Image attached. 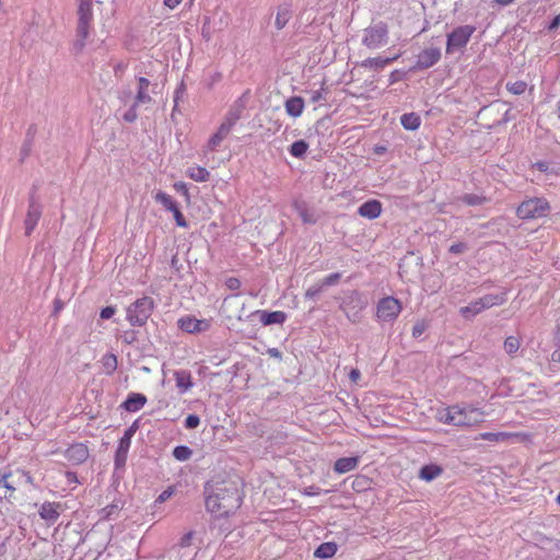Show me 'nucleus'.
Masks as SVG:
<instances>
[{
    "instance_id": "bf43d9fd",
    "label": "nucleus",
    "mask_w": 560,
    "mask_h": 560,
    "mask_svg": "<svg viewBox=\"0 0 560 560\" xmlns=\"http://www.w3.org/2000/svg\"><path fill=\"white\" fill-rule=\"evenodd\" d=\"M208 80V88L211 89L214 84L222 80V74L220 72H213L209 75Z\"/></svg>"
},
{
    "instance_id": "393cba45",
    "label": "nucleus",
    "mask_w": 560,
    "mask_h": 560,
    "mask_svg": "<svg viewBox=\"0 0 560 560\" xmlns=\"http://www.w3.org/2000/svg\"><path fill=\"white\" fill-rule=\"evenodd\" d=\"M338 545L334 541L320 544L314 551V557L318 559H329L336 555Z\"/></svg>"
},
{
    "instance_id": "72a5a7b5",
    "label": "nucleus",
    "mask_w": 560,
    "mask_h": 560,
    "mask_svg": "<svg viewBox=\"0 0 560 560\" xmlns=\"http://www.w3.org/2000/svg\"><path fill=\"white\" fill-rule=\"evenodd\" d=\"M187 175L195 182H207L210 178V172L202 166L190 167L187 170Z\"/></svg>"
},
{
    "instance_id": "bb28decb",
    "label": "nucleus",
    "mask_w": 560,
    "mask_h": 560,
    "mask_svg": "<svg viewBox=\"0 0 560 560\" xmlns=\"http://www.w3.org/2000/svg\"><path fill=\"white\" fill-rule=\"evenodd\" d=\"M443 468L436 464L424 465L420 468L419 477L425 481H432L442 475Z\"/></svg>"
},
{
    "instance_id": "c9c22d12",
    "label": "nucleus",
    "mask_w": 560,
    "mask_h": 560,
    "mask_svg": "<svg viewBox=\"0 0 560 560\" xmlns=\"http://www.w3.org/2000/svg\"><path fill=\"white\" fill-rule=\"evenodd\" d=\"M155 200L171 212L178 207L177 202L172 198V196L164 191H159L155 196Z\"/></svg>"
},
{
    "instance_id": "cd10ccee",
    "label": "nucleus",
    "mask_w": 560,
    "mask_h": 560,
    "mask_svg": "<svg viewBox=\"0 0 560 560\" xmlns=\"http://www.w3.org/2000/svg\"><path fill=\"white\" fill-rule=\"evenodd\" d=\"M459 413V406L454 405L446 408L440 416V420L446 424H453L456 425V423H463L460 421L459 416H456Z\"/></svg>"
},
{
    "instance_id": "37998d69",
    "label": "nucleus",
    "mask_w": 560,
    "mask_h": 560,
    "mask_svg": "<svg viewBox=\"0 0 560 560\" xmlns=\"http://www.w3.org/2000/svg\"><path fill=\"white\" fill-rule=\"evenodd\" d=\"M370 486V479L364 476H357L352 482V489L357 492L364 491Z\"/></svg>"
},
{
    "instance_id": "1a4fd4ad",
    "label": "nucleus",
    "mask_w": 560,
    "mask_h": 560,
    "mask_svg": "<svg viewBox=\"0 0 560 560\" xmlns=\"http://www.w3.org/2000/svg\"><path fill=\"white\" fill-rule=\"evenodd\" d=\"M402 310L401 303L394 296H386L378 301L376 306V317L380 322H394Z\"/></svg>"
},
{
    "instance_id": "603ef678",
    "label": "nucleus",
    "mask_w": 560,
    "mask_h": 560,
    "mask_svg": "<svg viewBox=\"0 0 560 560\" xmlns=\"http://www.w3.org/2000/svg\"><path fill=\"white\" fill-rule=\"evenodd\" d=\"M174 219L176 221V224L182 228H186L188 225L185 217L183 215L179 207H177L174 211H172Z\"/></svg>"
},
{
    "instance_id": "e2e57ef3",
    "label": "nucleus",
    "mask_w": 560,
    "mask_h": 560,
    "mask_svg": "<svg viewBox=\"0 0 560 560\" xmlns=\"http://www.w3.org/2000/svg\"><path fill=\"white\" fill-rule=\"evenodd\" d=\"M560 26V14L556 15L547 26L549 32L556 31Z\"/></svg>"
},
{
    "instance_id": "9b49d317",
    "label": "nucleus",
    "mask_w": 560,
    "mask_h": 560,
    "mask_svg": "<svg viewBox=\"0 0 560 560\" xmlns=\"http://www.w3.org/2000/svg\"><path fill=\"white\" fill-rule=\"evenodd\" d=\"M177 326L185 332L199 334L207 331L210 328V320L197 319L194 316H184L177 320Z\"/></svg>"
},
{
    "instance_id": "4be33fe9",
    "label": "nucleus",
    "mask_w": 560,
    "mask_h": 560,
    "mask_svg": "<svg viewBox=\"0 0 560 560\" xmlns=\"http://www.w3.org/2000/svg\"><path fill=\"white\" fill-rule=\"evenodd\" d=\"M12 476L11 472L1 474L0 472V501L3 499L10 500L15 492V487L12 482L9 481V478Z\"/></svg>"
},
{
    "instance_id": "a211bd4d",
    "label": "nucleus",
    "mask_w": 560,
    "mask_h": 560,
    "mask_svg": "<svg viewBox=\"0 0 560 560\" xmlns=\"http://www.w3.org/2000/svg\"><path fill=\"white\" fill-rule=\"evenodd\" d=\"M474 415H477L478 417L482 416L481 412L478 411V409L470 408V407H459V416L460 421L463 423H456V427H468L472 425L475 422H478L479 419L477 417H474Z\"/></svg>"
},
{
    "instance_id": "9d476101",
    "label": "nucleus",
    "mask_w": 560,
    "mask_h": 560,
    "mask_svg": "<svg viewBox=\"0 0 560 560\" xmlns=\"http://www.w3.org/2000/svg\"><path fill=\"white\" fill-rule=\"evenodd\" d=\"M441 49L438 47H429L423 49L418 56L416 63L409 71H422L436 65L441 59Z\"/></svg>"
},
{
    "instance_id": "69168bd1",
    "label": "nucleus",
    "mask_w": 560,
    "mask_h": 560,
    "mask_svg": "<svg viewBox=\"0 0 560 560\" xmlns=\"http://www.w3.org/2000/svg\"><path fill=\"white\" fill-rule=\"evenodd\" d=\"M232 128L224 122H222L217 131L219 136H221L223 139L230 133Z\"/></svg>"
},
{
    "instance_id": "5fc2aeb1",
    "label": "nucleus",
    "mask_w": 560,
    "mask_h": 560,
    "mask_svg": "<svg viewBox=\"0 0 560 560\" xmlns=\"http://www.w3.org/2000/svg\"><path fill=\"white\" fill-rule=\"evenodd\" d=\"M222 140L223 138L215 132L208 141V149L210 151H214L220 145Z\"/></svg>"
},
{
    "instance_id": "0e129e2a",
    "label": "nucleus",
    "mask_w": 560,
    "mask_h": 560,
    "mask_svg": "<svg viewBox=\"0 0 560 560\" xmlns=\"http://www.w3.org/2000/svg\"><path fill=\"white\" fill-rule=\"evenodd\" d=\"M405 75L404 72L399 71V70H394L390 75H389V83L390 84H394L395 82L399 81L402 79V77Z\"/></svg>"
},
{
    "instance_id": "c03bdc74",
    "label": "nucleus",
    "mask_w": 560,
    "mask_h": 560,
    "mask_svg": "<svg viewBox=\"0 0 560 560\" xmlns=\"http://www.w3.org/2000/svg\"><path fill=\"white\" fill-rule=\"evenodd\" d=\"M527 84L524 81H515L513 83H506V89L512 94L521 95L526 91Z\"/></svg>"
},
{
    "instance_id": "774afa93",
    "label": "nucleus",
    "mask_w": 560,
    "mask_h": 560,
    "mask_svg": "<svg viewBox=\"0 0 560 560\" xmlns=\"http://www.w3.org/2000/svg\"><path fill=\"white\" fill-rule=\"evenodd\" d=\"M320 493V489L316 486H310L305 488L306 495H318Z\"/></svg>"
},
{
    "instance_id": "aec40b11",
    "label": "nucleus",
    "mask_w": 560,
    "mask_h": 560,
    "mask_svg": "<svg viewBox=\"0 0 560 560\" xmlns=\"http://www.w3.org/2000/svg\"><path fill=\"white\" fill-rule=\"evenodd\" d=\"M174 377L176 381V386L180 393H186L194 385L190 371H187V370L175 371Z\"/></svg>"
},
{
    "instance_id": "7ed1b4c3",
    "label": "nucleus",
    "mask_w": 560,
    "mask_h": 560,
    "mask_svg": "<svg viewBox=\"0 0 560 560\" xmlns=\"http://www.w3.org/2000/svg\"><path fill=\"white\" fill-rule=\"evenodd\" d=\"M550 210V203L546 198L530 197L518 205L516 208V215L518 219L524 221L535 220L547 217Z\"/></svg>"
},
{
    "instance_id": "de8ad7c7",
    "label": "nucleus",
    "mask_w": 560,
    "mask_h": 560,
    "mask_svg": "<svg viewBox=\"0 0 560 560\" xmlns=\"http://www.w3.org/2000/svg\"><path fill=\"white\" fill-rule=\"evenodd\" d=\"M324 285L323 283H317L310 287L305 292V298L308 300H316L318 295L323 292Z\"/></svg>"
},
{
    "instance_id": "dca6fc26",
    "label": "nucleus",
    "mask_w": 560,
    "mask_h": 560,
    "mask_svg": "<svg viewBox=\"0 0 560 560\" xmlns=\"http://www.w3.org/2000/svg\"><path fill=\"white\" fill-rule=\"evenodd\" d=\"M293 10L291 4L282 3L277 7V14L275 20V26L277 30H282L292 19Z\"/></svg>"
},
{
    "instance_id": "a18cd8bd",
    "label": "nucleus",
    "mask_w": 560,
    "mask_h": 560,
    "mask_svg": "<svg viewBox=\"0 0 560 560\" xmlns=\"http://www.w3.org/2000/svg\"><path fill=\"white\" fill-rule=\"evenodd\" d=\"M138 106L136 105V102L133 101L132 105L129 107V109L122 115V119L126 122H135L138 118Z\"/></svg>"
},
{
    "instance_id": "f257e3e1",
    "label": "nucleus",
    "mask_w": 560,
    "mask_h": 560,
    "mask_svg": "<svg viewBox=\"0 0 560 560\" xmlns=\"http://www.w3.org/2000/svg\"><path fill=\"white\" fill-rule=\"evenodd\" d=\"M206 509L215 517L229 516L242 504V494L236 482L222 480L205 485Z\"/></svg>"
},
{
    "instance_id": "c756f323",
    "label": "nucleus",
    "mask_w": 560,
    "mask_h": 560,
    "mask_svg": "<svg viewBox=\"0 0 560 560\" xmlns=\"http://www.w3.org/2000/svg\"><path fill=\"white\" fill-rule=\"evenodd\" d=\"M485 310L486 308L483 307L481 301L478 299L470 302L467 306L460 307L459 313L464 318L468 319L472 318Z\"/></svg>"
},
{
    "instance_id": "09e8293b",
    "label": "nucleus",
    "mask_w": 560,
    "mask_h": 560,
    "mask_svg": "<svg viewBox=\"0 0 560 560\" xmlns=\"http://www.w3.org/2000/svg\"><path fill=\"white\" fill-rule=\"evenodd\" d=\"M200 424V418L197 415H188L185 419V428L188 430L196 429Z\"/></svg>"
},
{
    "instance_id": "680f3d73",
    "label": "nucleus",
    "mask_w": 560,
    "mask_h": 560,
    "mask_svg": "<svg viewBox=\"0 0 560 560\" xmlns=\"http://www.w3.org/2000/svg\"><path fill=\"white\" fill-rule=\"evenodd\" d=\"M36 132H37L36 126L34 124L31 125L26 130L25 139L28 140V142H34Z\"/></svg>"
},
{
    "instance_id": "ea45409f",
    "label": "nucleus",
    "mask_w": 560,
    "mask_h": 560,
    "mask_svg": "<svg viewBox=\"0 0 560 560\" xmlns=\"http://www.w3.org/2000/svg\"><path fill=\"white\" fill-rule=\"evenodd\" d=\"M520 346H521L520 339L515 336L506 337V339L504 340V343H503L504 351L509 355L515 354L517 352V350L520 349Z\"/></svg>"
},
{
    "instance_id": "4c0bfd02",
    "label": "nucleus",
    "mask_w": 560,
    "mask_h": 560,
    "mask_svg": "<svg viewBox=\"0 0 560 560\" xmlns=\"http://www.w3.org/2000/svg\"><path fill=\"white\" fill-rule=\"evenodd\" d=\"M341 310L343 311V313L346 314L347 318L351 322V323H359L362 318V315H361V308L360 307L359 310H357L354 306H350L349 303H345L342 304L341 306Z\"/></svg>"
},
{
    "instance_id": "7c9ffc66",
    "label": "nucleus",
    "mask_w": 560,
    "mask_h": 560,
    "mask_svg": "<svg viewBox=\"0 0 560 560\" xmlns=\"http://www.w3.org/2000/svg\"><path fill=\"white\" fill-rule=\"evenodd\" d=\"M400 124L406 130H417L420 127L421 118L416 113H407L400 117Z\"/></svg>"
},
{
    "instance_id": "a878e982",
    "label": "nucleus",
    "mask_w": 560,
    "mask_h": 560,
    "mask_svg": "<svg viewBox=\"0 0 560 560\" xmlns=\"http://www.w3.org/2000/svg\"><path fill=\"white\" fill-rule=\"evenodd\" d=\"M243 109L244 105L241 103V100H238L233 106H231L224 117L223 122L233 128L237 120L241 118Z\"/></svg>"
},
{
    "instance_id": "58836bf2",
    "label": "nucleus",
    "mask_w": 560,
    "mask_h": 560,
    "mask_svg": "<svg viewBox=\"0 0 560 560\" xmlns=\"http://www.w3.org/2000/svg\"><path fill=\"white\" fill-rule=\"evenodd\" d=\"M192 455V450L186 445H177L173 448V456L179 460H188Z\"/></svg>"
},
{
    "instance_id": "052dcab7",
    "label": "nucleus",
    "mask_w": 560,
    "mask_h": 560,
    "mask_svg": "<svg viewBox=\"0 0 560 560\" xmlns=\"http://www.w3.org/2000/svg\"><path fill=\"white\" fill-rule=\"evenodd\" d=\"M192 536H194V532H188V533H186V534L180 538L179 546H180V547H188V546L190 545V542H191Z\"/></svg>"
},
{
    "instance_id": "39448f33",
    "label": "nucleus",
    "mask_w": 560,
    "mask_h": 560,
    "mask_svg": "<svg viewBox=\"0 0 560 560\" xmlns=\"http://www.w3.org/2000/svg\"><path fill=\"white\" fill-rule=\"evenodd\" d=\"M43 214V205L37 195V186L33 185L28 194V207L24 220L25 235L30 236L35 230Z\"/></svg>"
},
{
    "instance_id": "423d86ee",
    "label": "nucleus",
    "mask_w": 560,
    "mask_h": 560,
    "mask_svg": "<svg viewBox=\"0 0 560 560\" xmlns=\"http://www.w3.org/2000/svg\"><path fill=\"white\" fill-rule=\"evenodd\" d=\"M139 429V420L132 422V424L127 428L124 432V435L120 438L118 442L117 450L115 452L114 466L115 470L124 469L127 462L128 452L131 445V439L136 434Z\"/></svg>"
},
{
    "instance_id": "6e6d98bb",
    "label": "nucleus",
    "mask_w": 560,
    "mask_h": 560,
    "mask_svg": "<svg viewBox=\"0 0 560 560\" xmlns=\"http://www.w3.org/2000/svg\"><path fill=\"white\" fill-rule=\"evenodd\" d=\"M115 313H116V307L109 305V306L103 307L101 310L100 317L102 319H109L115 315Z\"/></svg>"
},
{
    "instance_id": "e433bc0d",
    "label": "nucleus",
    "mask_w": 560,
    "mask_h": 560,
    "mask_svg": "<svg viewBox=\"0 0 560 560\" xmlns=\"http://www.w3.org/2000/svg\"><path fill=\"white\" fill-rule=\"evenodd\" d=\"M105 373L112 375L118 366L117 357L114 353H106L102 359Z\"/></svg>"
},
{
    "instance_id": "473e14b6",
    "label": "nucleus",
    "mask_w": 560,
    "mask_h": 560,
    "mask_svg": "<svg viewBox=\"0 0 560 560\" xmlns=\"http://www.w3.org/2000/svg\"><path fill=\"white\" fill-rule=\"evenodd\" d=\"M458 200L467 206L476 207L488 202L489 198L478 194H464L460 197H458Z\"/></svg>"
},
{
    "instance_id": "2eb2a0df",
    "label": "nucleus",
    "mask_w": 560,
    "mask_h": 560,
    "mask_svg": "<svg viewBox=\"0 0 560 560\" xmlns=\"http://www.w3.org/2000/svg\"><path fill=\"white\" fill-rule=\"evenodd\" d=\"M147 404V397L140 393H130L121 404V408L128 412H136Z\"/></svg>"
},
{
    "instance_id": "f03ea898",
    "label": "nucleus",
    "mask_w": 560,
    "mask_h": 560,
    "mask_svg": "<svg viewBox=\"0 0 560 560\" xmlns=\"http://www.w3.org/2000/svg\"><path fill=\"white\" fill-rule=\"evenodd\" d=\"M78 2V25L77 39L73 42V49L77 52L82 51L85 40L90 35L93 21L92 0H77Z\"/></svg>"
},
{
    "instance_id": "b1692460",
    "label": "nucleus",
    "mask_w": 560,
    "mask_h": 560,
    "mask_svg": "<svg viewBox=\"0 0 560 560\" xmlns=\"http://www.w3.org/2000/svg\"><path fill=\"white\" fill-rule=\"evenodd\" d=\"M304 109V100L301 96H292L285 102V110L292 117H299Z\"/></svg>"
},
{
    "instance_id": "2f4dec72",
    "label": "nucleus",
    "mask_w": 560,
    "mask_h": 560,
    "mask_svg": "<svg viewBox=\"0 0 560 560\" xmlns=\"http://www.w3.org/2000/svg\"><path fill=\"white\" fill-rule=\"evenodd\" d=\"M483 305V307L490 308L492 306H499L505 303L506 293L501 294H486L485 296L479 299Z\"/></svg>"
},
{
    "instance_id": "6e6552de",
    "label": "nucleus",
    "mask_w": 560,
    "mask_h": 560,
    "mask_svg": "<svg viewBox=\"0 0 560 560\" xmlns=\"http://www.w3.org/2000/svg\"><path fill=\"white\" fill-rule=\"evenodd\" d=\"M388 27L384 22H377L364 30L362 43L370 49H376L387 43Z\"/></svg>"
},
{
    "instance_id": "ddd939ff",
    "label": "nucleus",
    "mask_w": 560,
    "mask_h": 560,
    "mask_svg": "<svg viewBox=\"0 0 560 560\" xmlns=\"http://www.w3.org/2000/svg\"><path fill=\"white\" fill-rule=\"evenodd\" d=\"M249 317H258L264 326H270L275 324H283L287 319V314L282 311H262L258 310L253 312Z\"/></svg>"
},
{
    "instance_id": "f8f14e48",
    "label": "nucleus",
    "mask_w": 560,
    "mask_h": 560,
    "mask_svg": "<svg viewBox=\"0 0 560 560\" xmlns=\"http://www.w3.org/2000/svg\"><path fill=\"white\" fill-rule=\"evenodd\" d=\"M90 456L89 448L83 443H74L65 451V457L72 465L83 464Z\"/></svg>"
},
{
    "instance_id": "6ab92c4d",
    "label": "nucleus",
    "mask_w": 560,
    "mask_h": 560,
    "mask_svg": "<svg viewBox=\"0 0 560 560\" xmlns=\"http://www.w3.org/2000/svg\"><path fill=\"white\" fill-rule=\"evenodd\" d=\"M150 81L147 78L140 77L138 79V90L135 96L136 105L148 104L152 101V97L148 93Z\"/></svg>"
},
{
    "instance_id": "f3484780",
    "label": "nucleus",
    "mask_w": 560,
    "mask_h": 560,
    "mask_svg": "<svg viewBox=\"0 0 560 560\" xmlns=\"http://www.w3.org/2000/svg\"><path fill=\"white\" fill-rule=\"evenodd\" d=\"M359 456L341 457L334 464V470L338 474H346L357 468L359 465Z\"/></svg>"
},
{
    "instance_id": "864d4df0",
    "label": "nucleus",
    "mask_w": 560,
    "mask_h": 560,
    "mask_svg": "<svg viewBox=\"0 0 560 560\" xmlns=\"http://www.w3.org/2000/svg\"><path fill=\"white\" fill-rule=\"evenodd\" d=\"M34 142H28V140H24L22 148H21V162H23L31 153Z\"/></svg>"
},
{
    "instance_id": "5701e85b",
    "label": "nucleus",
    "mask_w": 560,
    "mask_h": 560,
    "mask_svg": "<svg viewBox=\"0 0 560 560\" xmlns=\"http://www.w3.org/2000/svg\"><path fill=\"white\" fill-rule=\"evenodd\" d=\"M293 206L303 223L315 224L317 222L314 211L310 210L305 202L295 201Z\"/></svg>"
},
{
    "instance_id": "338daca9",
    "label": "nucleus",
    "mask_w": 560,
    "mask_h": 560,
    "mask_svg": "<svg viewBox=\"0 0 560 560\" xmlns=\"http://www.w3.org/2000/svg\"><path fill=\"white\" fill-rule=\"evenodd\" d=\"M226 285L231 290H236L241 287V281L237 278H230L226 281Z\"/></svg>"
},
{
    "instance_id": "412c9836",
    "label": "nucleus",
    "mask_w": 560,
    "mask_h": 560,
    "mask_svg": "<svg viewBox=\"0 0 560 560\" xmlns=\"http://www.w3.org/2000/svg\"><path fill=\"white\" fill-rule=\"evenodd\" d=\"M59 504L55 502H45L42 504L38 513L39 516L50 523H55L59 517L58 509Z\"/></svg>"
},
{
    "instance_id": "a19ab883",
    "label": "nucleus",
    "mask_w": 560,
    "mask_h": 560,
    "mask_svg": "<svg viewBox=\"0 0 560 560\" xmlns=\"http://www.w3.org/2000/svg\"><path fill=\"white\" fill-rule=\"evenodd\" d=\"M122 504L120 501H114L112 504H108L103 509L104 518L106 520H115L118 512L121 510Z\"/></svg>"
},
{
    "instance_id": "3c124183",
    "label": "nucleus",
    "mask_w": 560,
    "mask_h": 560,
    "mask_svg": "<svg viewBox=\"0 0 560 560\" xmlns=\"http://www.w3.org/2000/svg\"><path fill=\"white\" fill-rule=\"evenodd\" d=\"M340 278H341L340 272H334V273H330L329 276L325 277L322 280V283H323L324 288L335 285L339 282Z\"/></svg>"
},
{
    "instance_id": "8fccbe9b",
    "label": "nucleus",
    "mask_w": 560,
    "mask_h": 560,
    "mask_svg": "<svg viewBox=\"0 0 560 560\" xmlns=\"http://www.w3.org/2000/svg\"><path fill=\"white\" fill-rule=\"evenodd\" d=\"M469 249L468 244L459 242L450 246L448 252L454 255H460Z\"/></svg>"
},
{
    "instance_id": "20e7f679",
    "label": "nucleus",
    "mask_w": 560,
    "mask_h": 560,
    "mask_svg": "<svg viewBox=\"0 0 560 560\" xmlns=\"http://www.w3.org/2000/svg\"><path fill=\"white\" fill-rule=\"evenodd\" d=\"M154 310V301L150 296H142L131 303L126 310V318L131 326L147 324Z\"/></svg>"
},
{
    "instance_id": "4468645a",
    "label": "nucleus",
    "mask_w": 560,
    "mask_h": 560,
    "mask_svg": "<svg viewBox=\"0 0 560 560\" xmlns=\"http://www.w3.org/2000/svg\"><path fill=\"white\" fill-rule=\"evenodd\" d=\"M358 213L363 218L374 220L382 213V202L376 199L368 200L358 208Z\"/></svg>"
},
{
    "instance_id": "c85d7f7f",
    "label": "nucleus",
    "mask_w": 560,
    "mask_h": 560,
    "mask_svg": "<svg viewBox=\"0 0 560 560\" xmlns=\"http://www.w3.org/2000/svg\"><path fill=\"white\" fill-rule=\"evenodd\" d=\"M397 58H398V55H396L394 57H387V58H382V57L368 58L362 62V66L365 68L380 70V69H383L385 66L395 61Z\"/></svg>"
},
{
    "instance_id": "0eeeda50",
    "label": "nucleus",
    "mask_w": 560,
    "mask_h": 560,
    "mask_svg": "<svg viewBox=\"0 0 560 560\" xmlns=\"http://www.w3.org/2000/svg\"><path fill=\"white\" fill-rule=\"evenodd\" d=\"M475 31L476 27L474 25L455 27L450 34H447L446 54H453L454 51L463 49Z\"/></svg>"
},
{
    "instance_id": "4d7b16f0",
    "label": "nucleus",
    "mask_w": 560,
    "mask_h": 560,
    "mask_svg": "<svg viewBox=\"0 0 560 560\" xmlns=\"http://www.w3.org/2000/svg\"><path fill=\"white\" fill-rule=\"evenodd\" d=\"M185 93H186V86H185L184 82H182L178 85V88L175 90V93H174V103H176V105L184 97Z\"/></svg>"
},
{
    "instance_id": "13d9d810",
    "label": "nucleus",
    "mask_w": 560,
    "mask_h": 560,
    "mask_svg": "<svg viewBox=\"0 0 560 560\" xmlns=\"http://www.w3.org/2000/svg\"><path fill=\"white\" fill-rule=\"evenodd\" d=\"M173 494V490L172 488H167L166 490H164L156 499H155V504H162L164 503L166 500H168Z\"/></svg>"
},
{
    "instance_id": "49530a36",
    "label": "nucleus",
    "mask_w": 560,
    "mask_h": 560,
    "mask_svg": "<svg viewBox=\"0 0 560 560\" xmlns=\"http://www.w3.org/2000/svg\"><path fill=\"white\" fill-rule=\"evenodd\" d=\"M120 339L126 345H133L138 340V331L135 329L125 330L121 334Z\"/></svg>"
},
{
    "instance_id": "f704fd0d",
    "label": "nucleus",
    "mask_w": 560,
    "mask_h": 560,
    "mask_svg": "<svg viewBox=\"0 0 560 560\" xmlns=\"http://www.w3.org/2000/svg\"><path fill=\"white\" fill-rule=\"evenodd\" d=\"M307 150L308 143L305 140H296L289 147V153L299 159L304 158Z\"/></svg>"
},
{
    "instance_id": "79ce46f5",
    "label": "nucleus",
    "mask_w": 560,
    "mask_h": 560,
    "mask_svg": "<svg viewBox=\"0 0 560 560\" xmlns=\"http://www.w3.org/2000/svg\"><path fill=\"white\" fill-rule=\"evenodd\" d=\"M430 324L428 320H417L412 327L411 335L415 339L420 338L429 328Z\"/></svg>"
}]
</instances>
